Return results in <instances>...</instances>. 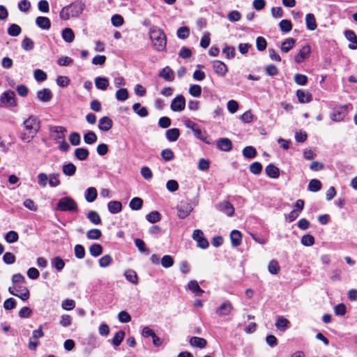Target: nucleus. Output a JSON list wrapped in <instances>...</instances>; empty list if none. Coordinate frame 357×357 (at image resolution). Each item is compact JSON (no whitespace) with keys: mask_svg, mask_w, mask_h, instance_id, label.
I'll use <instances>...</instances> for the list:
<instances>
[{"mask_svg":"<svg viewBox=\"0 0 357 357\" xmlns=\"http://www.w3.org/2000/svg\"><path fill=\"white\" fill-rule=\"evenodd\" d=\"M40 128V121L36 115H30L26 119L22 124V131L20 132V139L29 143L36 136Z\"/></svg>","mask_w":357,"mask_h":357,"instance_id":"obj_1","label":"nucleus"},{"mask_svg":"<svg viewBox=\"0 0 357 357\" xmlns=\"http://www.w3.org/2000/svg\"><path fill=\"white\" fill-rule=\"evenodd\" d=\"M149 35L153 45L156 50L161 52L165 50L167 38L162 29L155 26H152L149 29Z\"/></svg>","mask_w":357,"mask_h":357,"instance_id":"obj_2","label":"nucleus"},{"mask_svg":"<svg viewBox=\"0 0 357 357\" xmlns=\"http://www.w3.org/2000/svg\"><path fill=\"white\" fill-rule=\"evenodd\" d=\"M56 210L59 211L77 212L78 210V206L75 199L67 196L61 198L58 201Z\"/></svg>","mask_w":357,"mask_h":357,"instance_id":"obj_3","label":"nucleus"},{"mask_svg":"<svg viewBox=\"0 0 357 357\" xmlns=\"http://www.w3.org/2000/svg\"><path fill=\"white\" fill-rule=\"evenodd\" d=\"M178 216L181 219L187 218L193 210V206L189 200H182L177 205Z\"/></svg>","mask_w":357,"mask_h":357,"instance_id":"obj_4","label":"nucleus"},{"mask_svg":"<svg viewBox=\"0 0 357 357\" xmlns=\"http://www.w3.org/2000/svg\"><path fill=\"white\" fill-rule=\"evenodd\" d=\"M1 104L6 107H15L17 106L15 94L12 91L3 92L0 97Z\"/></svg>","mask_w":357,"mask_h":357,"instance_id":"obj_5","label":"nucleus"},{"mask_svg":"<svg viewBox=\"0 0 357 357\" xmlns=\"http://www.w3.org/2000/svg\"><path fill=\"white\" fill-rule=\"evenodd\" d=\"M185 107V99L182 95L176 96L172 101L170 108L173 112H182Z\"/></svg>","mask_w":357,"mask_h":357,"instance_id":"obj_6","label":"nucleus"},{"mask_svg":"<svg viewBox=\"0 0 357 357\" xmlns=\"http://www.w3.org/2000/svg\"><path fill=\"white\" fill-rule=\"evenodd\" d=\"M192 238L197 241V246L202 249H206L209 243L207 239L204 236L203 232L199 229H195L192 234Z\"/></svg>","mask_w":357,"mask_h":357,"instance_id":"obj_7","label":"nucleus"},{"mask_svg":"<svg viewBox=\"0 0 357 357\" xmlns=\"http://www.w3.org/2000/svg\"><path fill=\"white\" fill-rule=\"evenodd\" d=\"M233 310V305L229 301H224L215 309V313L220 317L229 315Z\"/></svg>","mask_w":357,"mask_h":357,"instance_id":"obj_8","label":"nucleus"},{"mask_svg":"<svg viewBox=\"0 0 357 357\" xmlns=\"http://www.w3.org/2000/svg\"><path fill=\"white\" fill-rule=\"evenodd\" d=\"M53 139L56 142L65 139V133L67 130L63 126H52L50 129Z\"/></svg>","mask_w":357,"mask_h":357,"instance_id":"obj_9","label":"nucleus"},{"mask_svg":"<svg viewBox=\"0 0 357 357\" xmlns=\"http://www.w3.org/2000/svg\"><path fill=\"white\" fill-rule=\"evenodd\" d=\"M215 207L218 211L225 213L229 217L232 216L234 213V208L228 201H223L218 204Z\"/></svg>","mask_w":357,"mask_h":357,"instance_id":"obj_10","label":"nucleus"},{"mask_svg":"<svg viewBox=\"0 0 357 357\" xmlns=\"http://www.w3.org/2000/svg\"><path fill=\"white\" fill-rule=\"evenodd\" d=\"M66 6L69 9L72 17H78L82 13L84 8V5L81 2H75Z\"/></svg>","mask_w":357,"mask_h":357,"instance_id":"obj_11","label":"nucleus"},{"mask_svg":"<svg viewBox=\"0 0 357 357\" xmlns=\"http://www.w3.org/2000/svg\"><path fill=\"white\" fill-rule=\"evenodd\" d=\"M213 68L217 75L222 77L225 76L228 71V68L226 64L219 60L213 61Z\"/></svg>","mask_w":357,"mask_h":357,"instance_id":"obj_12","label":"nucleus"},{"mask_svg":"<svg viewBox=\"0 0 357 357\" xmlns=\"http://www.w3.org/2000/svg\"><path fill=\"white\" fill-rule=\"evenodd\" d=\"M311 48L310 45L303 46L295 56L294 60L296 63H302L310 54Z\"/></svg>","mask_w":357,"mask_h":357,"instance_id":"obj_13","label":"nucleus"},{"mask_svg":"<svg viewBox=\"0 0 357 357\" xmlns=\"http://www.w3.org/2000/svg\"><path fill=\"white\" fill-rule=\"evenodd\" d=\"M112 126L113 122L108 116H103L99 120L98 128L103 132L109 131L112 128Z\"/></svg>","mask_w":357,"mask_h":357,"instance_id":"obj_14","label":"nucleus"},{"mask_svg":"<svg viewBox=\"0 0 357 357\" xmlns=\"http://www.w3.org/2000/svg\"><path fill=\"white\" fill-rule=\"evenodd\" d=\"M346 38L351 42L349 45V48L351 50L357 49V36L356 33L351 30H346L344 31Z\"/></svg>","mask_w":357,"mask_h":357,"instance_id":"obj_15","label":"nucleus"},{"mask_svg":"<svg viewBox=\"0 0 357 357\" xmlns=\"http://www.w3.org/2000/svg\"><path fill=\"white\" fill-rule=\"evenodd\" d=\"M217 147L223 151H229L232 149V142L228 138H220L217 141Z\"/></svg>","mask_w":357,"mask_h":357,"instance_id":"obj_16","label":"nucleus"},{"mask_svg":"<svg viewBox=\"0 0 357 357\" xmlns=\"http://www.w3.org/2000/svg\"><path fill=\"white\" fill-rule=\"evenodd\" d=\"M189 343L192 347L199 349H204L207 345V341L204 338L197 336L190 337Z\"/></svg>","mask_w":357,"mask_h":357,"instance_id":"obj_17","label":"nucleus"},{"mask_svg":"<svg viewBox=\"0 0 357 357\" xmlns=\"http://www.w3.org/2000/svg\"><path fill=\"white\" fill-rule=\"evenodd\" d=\"M345 114L342 107L334 109L330 114V118L333 121L340 122L344 120Z\"/></svg>","mask_w":357,"mask_h":357,"instance_id":"obj_18","label":"nucleus"},{"mask_svg":"<svg viewBox=\"0 0 357 357\" xmlns=\"http://www.w3.org/2000/svg\"><path fill=\"white\" fill-rule=\"evenodd\" d=\"M37 98L41 102H48L52 98V93L50 89H43L37 92Z\"/></svg>","mask_w":357,"mask_h":357,"instance_id":"obj_19","label":"nucleus"},{"mask_svg":"<svg viewBox=\"0 0 357 357\" xmlns=\"http://www.w3.org/2000/svg\"><path fill=\"white\" fill-rule=\"evenodd\" d=\"M159 77L168 82H172L174 79V73L169 66H166L160 70Z\"/></svg>","mask_w":357,"mask_h":357,"instance_id":"obj_20","label":"nucleus"},{"mask_svg":"<svg viewBox=\"0 0 357 357\" xmlns=\"http://www.w3.org/2000/svg\"><path fill=\"white\" fill-rule=\"evenodd\" d=\"M36 25L43 30H48L51 26V22L47 17L39 16L36 19Z\"/></svg>","mask_w":357,"mask_h":357,"instance_id":"obj_21","label":"nucleus"},{"mask_svg":"<svg viewBox=\"0 0 357 357\" xmlns=\"http://www.w3.org/2000/svg\"><path fill=\"white\" fill-rule=\"evenodd\" d=\"M296 96L301 103L310 102L312 100L311 93L302 89L297 90Z\"/></svg>","mask_w":357,"mask_h":357,"instance_id":"obj_22","label":"nucleus"},{"mask_svg":"<svg viewBox=\"0 0 357 357\" xmlns=\"http://www.w3.org/2000/svg\"><path fill=\"white\" fill-rule=\"evenodd\" d=\"M230 239L231 245L233 247H237L241 245L242 242V234L238 230H233L230 233Z\"/></svg>","mask_w":357,"mask_h":357,"instance_id":"obj_23","label":"nucleus"},{"mask_svg":"<svg viewBox=\"0 0 357 357\" xmlns=\"http://www.w3.org/2000/svg\"><path fill=\"white\" fill-rule=\"evenodd\" d=\"M165 136L169 142H176L180 136V130L176 128H170L165 132Z\"/></svg>","mask_w":357,"mask_h":357,"instance_id":"obj_24","label":"nucleus"},{"mask_svg":"<svg viewBox=\"0 0 357 357\" xmlns=\"http://www.w3.org/2000/svg\"><path fill=\"white\" fill-rule=\"evenodd\" d=\"M94 82L96 87L102 91H105L109 86V79L104 77H96Z\"/></svg>","mask_w":357,"mask_h":357,"instance_id":"obj_25","label":"nucleus"},{"mask_svg":"<svg viewBox=\"0 0 357 357\" xmlns=\"http://www.w3.org/2000/svg\"><path fill=\"white\" fill-rule=\"evenodd\" d=\"M98 196V192L94 187L88 188L84 192V198L87 202H93Z\"/></svg>","mask_w":357,"mask_h":357,"instance_id":"obj_26","label":"nucleus"},{"mask_svg":"<svg viewBox=\"0 0 357 357\" xmlns=\"http://www.w3.org/2000/svg\"><path fill=\"white\" fill-rule=\"evenodd\" d=\"M194 135L197 139H200L201 141L205 142L207 144H211V142L210 140V138L208 135H207L206 131H202L201 129L197 127L194 131H193Z\"/></svg>","mask_w":357,"mask_h":357,"instance_id":"obj_27","label":"nucleus"},{"mask_svg":"<svg viewBox=\"0 0 357 357\" xmlns=\"http://www.w3.org/2000/svg\"><path fill=\"white\" fill-rule=\"evenodd\" d=\"M107 208L110 213L116 214L121 211L122 204L119 201H110L107 204Z\"/></svg>","mask_w":357,"mask_h":357,"instance_id":"obj_28","label":"nucleus"},{"mask_svg":"<svg viewBox=\"0 0 357 357\" xmlns=\"http://www.w3.org/2000/svg\"><path fill=\"white\" fill-rule=\"evenodd\" d=\"M265 171L267 176H268L270 178H278L280 176L279 168L273 164L268 165L265 169Z\"/></svg>","mask_w":357,"mask_h":357,"instance_id":"obj_29","label":"nucleus"},{"mask_svg":"<svg viewBox=\"0 0 357 357\" xmlns=\"http://www.w3.org/2000/svg\"><path fill=\"white\" fill-rule=\"evenodd\" d=\"M306 26L308 30L314 31L317 29V22L314 14L308 13L305 16Z\"/></svg>","mask_w":357,"mask_h":357,"instance_id":"obj_30","label":"nucleus"},{"mask_svg":"<svg viewBox=\"0 0 357 357\" xmlns=\"http://www.w3.org/2000/svg\"><path fill=\"white\" fill-rule=\"evenodd\" d=\"M75 157L81 161L85 160L89 155V151L86 148H77L75 150Z\"/></svg>","mask_w":357,"mask_h":357,"instance_id":"obj_31","label":"nucleus"},{"mask_svg":"<svg viewBox=\"0 0 357 357\" xmlns=\"http://www.w3.org/2000/svg\"><path fill=\"white\" fill-rule=\"evenodd\" d=\"M188 287L197 296H201L204 293V291L200 288L196 280H190L188 284Z\"/></svg>","mask_w":357,"mask_h":357,"instance_id":"obj_32","label":"nucleus"},{"mask_svg":"<svg viewBox=\"0 0 357 357\" xmlns=\"http://www.w3.org/2000/svg\"><path fill=\"white\" fill-rule=\"evenodd\" d=\"M290 322L283 317H278L275 322V326L281 331H285L289 326Z\"/></svg>","mask_w":357,"mask_h":357,"instance_id":"obj_33","label":"nucleus"},{"mask_svg":"<svg viewBox=\"0 0 357 357\" xmlns=\"http://www.w3.org/2000/svg\"><path fill=\"white\" fill-rule=\"evenodd\" d=\"M62 38L66 43H70L75 39V34L72 29L65 28L61 33Z\"/></svg>","mask_w":357,"mask_h":357,"instance_id":"obj_34","label":"nucleus"},{"mask_svg":"<svg viewBox=\"0 0 357 357\" xmlns=\"http://www.w3.org/2000/svg\"><path fill=\"white\" fill-rule=\"evenodd\" d=\"M132 109L140 117H146L149 115L146 107H142L139 102L135 103L132 105Z\"/></svg>","mask_w":357,"mask_h":357,"instance_id":"obj_35","label":"nucleus"},{"mask_svg":"<svg viewBox=\"0 0 357 357\" xmlns=\"http://www.w3.org/2000/svg\"><path fill=\"white\" fill-rule=\"evenodd\" d=\"M60 174L59 173H52L49 174L48 185L50 188H56L61 184Z\"/></svg>","mask_w":357,"mask_h":357,"instance_id":"obj_36","label":"nucleus"},{"mask_svg":"<svg viewBox=\"0 0 357 357\" xmlns=\"http://www.w3.org/2000/svg\"><path fill=\"white\" fill-rule=\"evenodd\" d=\"M76 166L72 162L64 164L62 167L63 173L68 176H73L76 172Z\"/></svg>","mask_w":357,"mask_h":357,"instance_id":"obj_37","label":"nucleus"},{"mask_svg":"<svg viewBox=\"0 0 357 357\" xmlns=\"http://www.w3.org/2000/svg\"><path fill=\"white\" fill-rule=\"evenodd\" d=\"M295 43L296 40L294 38H287L284 42L282 43L281 50L283 52H288L294 47Z\"/></svg>","mask_w":357,"mask_h":357,"instance_id":"obj_38","label":"nucleus"},{"mask_svg":"<svg viewBox=\"0 0 357 357\" xmlns=\"http://www.w3.org/2000/svg\"><path fill=\"white\" fill-rule=\"evenodd\" d=\"M129 97L128 91L126 88H121L116 91L115 98L119 101H126Z\"/></svg>","mask_w":357,"mask_h":357,"instance_id":"obj_39","label":"nucleus"},{"mask_svg":"<svg viewBox=\"0 0 357 357\" xmlns=\"http://www.w3.org/2000/svg\"><path fill=\"white\" fill-rule=\"evenodd\" d=\"M142 206L143 200L139 197L132 198L129 203L130 208L133 211L140 210Z\"/></svg>","mask_w":357,"mask_h":357,"instance_id":"obj_40","label":"nucleus"},{"mask_svg":"<svg viewBox=\"0 0 357 357\" xmlns=\"http://www.w3.org/2000/svg\"><path fill=\"white\" fill-rule=\"evenodd\" d=\"M257 155V151L255 148L252 146H248L243 150V155L248 159H252L255 158Z\"/></svg>","mask_w":357,"mask_h":357,"instance_id":"obj_41","label":"nucleus"},{"mask_svg":"<svg viewBox=\"0 0 357 357\" xmlns=\"http://www.w3.org/2000/svg\"><path fill=\"white\" fill-rule=\"evenodd\" d=\"M103 252V248L101 245L98 243L92 244L89 248V252L93 257H98Z\"/></svg>","mask_w":357,"mask_h":357,"instance_id":"obj_42","label":"nucleus"},{"mask_svg":"<svg viewBox=\"0 0 357 357\" xmlns=\"http://www.w3.org/2000/svg\"><path fill=\"white\" fill-rule=\"evenodd\" d=\"M49 175L45 173L40 172L37 176V183L41 188H45L48 184Z\"/></svg>","mask_w":357,"mask_h":357,"instance_id":"obj_43","label":"nucleus"},{"mask_svg":"<svg viewBox=\"0 0 357 357\" xmlns=\"http://www.w3.org/2000/svg\"><path fill=\"white\" fill-rule=\"evenodd\" d=\"M124 275L128 281L132 284H137L138 283V278L135 271L132 270H127Z\"/></svg>","mask_w":357,"mask_h":357,"instance_id":"obj_44","label":"nucleus"},{"mask_svg":"<svg viewBox=\"0 0 357 357\" xmlns=\"http://www.w3.org/2000/svg\"><path fill=\"white\" fill-rule=\"evenodd\" d=\"M51 264L58 271H61L65 266V262L60 257H54Z\"/></svg>","mask_w":357,"mask_h":357,"instance_id":"obj_45","label":"nucleus"},{"mask_svg":"<svg viewBox=\"0 0 357 357\" xmlns=\"http://www.w3.org/2000/svg\"><path fill=\"white\" fill-rule=\"evenodd\" d=\"M98 139L97 135L93 131H88L84 135V141L87 144H93Z\"/></svg>","mask_w":357,"mask_h":357,"instance_id":"obj_46","label":"nucleus"},{"mask_svg":"<svg viewBox=\"0 0 357 357\" xmlns=\"http://www.w3.org/2000/svg\"><path fill=\"white\" fill-rule=\"evenodd\" d=\"M87 218L94 225H97L101 223V218L98 213L95 211H89L87 214Z\"/></svg>","mask_w":357,"mask_h":357,"instance_id":"obj_47","label":"nucleus"},{"mask_svg":"<svg viewBox=\"0 0 357 357\" xmlns=\"http://www.w3.org/2000/svg\"><path fill=\"white\" fill-rule=\"evenodd\" d=\"M321 188V183L319 180L312 179L308 184V190L311 192H318Z\"/></svg>","mask_w":357,"mask_h":357,"instance_id":"obj_48","label":"nucleus"},{"mask_svg":"<svg viewBox=\"0 0 357 357\" xmlns=\"http://www.w3.org/2000/svg\"><path fill=\"white\" fill-rule=\"evenodd\" d=\"M102 236V232L98 229H91L86 232V237L89 240H98Z\"/></svg>","mask_w":357,"mask_h":357,"instance_id":"obj_49","label":"nucleus"},{"mask_svg":"<svg viewBox=\"0 0 357 357\" xmlns=\"http://www.w3.org/2000/svg\"><path fill=\"white\" fill-rule=\"evenodd\" d=\"M279 27L282 32L288 33L292 29V24L289 20H282L279 23Z\"/></svg>","mask_w":357,"mask_h":357,"instance_id":"obj_50","label":"nucleus"},{"mask_svg":"<svg viewBox=\"0 0 357 357\" xmlns=\"http://www.w3.org/2000/svg\"><path fill=\"white\" fill-rule=\"evenodd\" d=\"M125 337V332L123 331H119L116 332L112 339V344L115 347L120 345Z\"/></svg>","mask_w":357,"mask_h":357,"instance_id":"obj_51","label":"nucleus"},{"mask_svg":"<svg viewBox=\"0 0 357 357\" xmlns=\"http://www.w3.org/2000/svg\"><path fill=\"white\" fill-rule=\"evenodd\" d=\"M189 93L195 98H199L202 94V87L198 84H192L189 88Z\"/></svg>","mask_w":357,"mask_h":357,"instance_id":"obj_52","label":"nucleus"},{"mask_svg":"<svg viewBox=\"0 0 357 357\" xmlns=\"http://www.w3.org/2000/svg\"><path fill=\"white\" fill-rule=\"evenodd\" d=\"M146 218L149 222L155 223L160 220L161 215L158 211H152L146 215Z\"/></svg>","mask_w":357,"mask_h":357,"instance_id":"obj_53","label":"nucleus"},{"mask_svg":"<svg viewBox=\"0 0 357 357\" xmlns=\"http://www.w3.org/2000/svg\"><path fill=\"white\" fill-rule=\"evenodd\" d=\"M222 53L225 54L227 59H231L234 58L236 54L235 48L232 46L225 45L222 49Z\"/></svg>","mask_w":357,"mask_h":357,"instance_id":"obj_54","label":"nucleus"},{"mask_svg":"<svg viewBox=\"0 0 357 357\" xmlns=\"http://www.w3.org/2000/svg\"><path fill=\"white\" fill-rule=\"evenodd\" d=\"M19 235L15 231H10L5 235V240L8 243H13L18 241Z\"/></svg>","mask_w":357,"mask_h":357,"instance_id":"obj_55","label":"nucleus"},{"mask_svg":"<svg viewBox=\"0 0 357 357\" xmlns=\"http://www.w3.org/2000/svg\"><path fill=\"white\" fill-rule=\"evenodd\" d=\"M268 270L271 274H278L280 270V266L278 262L275 259L271 260L268 264Z\"/></svg>","mask_w":357,"mask_h":357,"instance_id":"obj_56","label":"nucleus"},{"mask_svg":"<svg viewBox=\"0 0 357 357\" xmlns=\"http://www.w3.org/2000/svg\"><path fill=\"white\" fill-rule=\"evenodd\" d=\"M69 141L73 146H78L81 143L80 135L77 132H73L69 135Z\"/></svg>","mask_w":357,"mask_h":357,"instance_id":"obj_57","label":"nucleus"},{"mask_svg":"<svg viewBox=\"0 0 357 357\" xmlns=\"http://www.w3.org/2000/svg\"><path fill=\"white\" fill-rule=\"evenodd\" d=\"M21 28L16 24H12L8 29V34L10 36H17L21 33Z\"/></svg>","mask_w":357,"mask_h":357,"instance_id":"obj_58","label":"nucleus"},{"mask_svg":"<svg viewBox=\"0 0 357 357\" xmlns=\"http://www.w3.org/2000/svg\"><path fill=\"white\" fill-rule=\"evenodd\" d=\"M174 262V261L173 257L168 255L163 256L161 259V264L165 268L172 266Z\"/></svg>","mask_w":357,"mask_h":357,"instance_id":"obj_59","label":"nucleus"},{"mask_svg":"<svg viewBox=\"0 0 357 357\" xmlns=\"http://www.w3.org/2000/svg\"><path fill=\"white\" fill-rule=\"evenodd\" d=\"M34 43L33 41L28 37H25L22 42V47L25 51H30L33 49Z\"/></svg>","mask_w":357,"mask_h":357,"instance_id":"obj_60","label":"nucleus"},{"mask_svg":"<svg viewBox=\"0 0 357 357\" xmlns=\"http://www.w3.org/2000/svg\"><path fill=\"white\" fill-rule=\"evenodd\" d=\"M112 261V258L109 255H105L99 259V265L102 268L109 266Z\"/></svg>","mask_w":357,"mask_h":357,"instance_id":"obj_61","label":"nucleus"},{"mask_svg":"<svg viewBox=\"0 0 357 357\" xmlns=\"http://www.w3.org/2000/svg\"><path fill=\"white\" fill-rule=\"evenodd\" d=\"M161 156L164 160L168 162L171 161L174 158V153L170 149H166L162 151Z\"/></svg>","mask_w":357,"mask_h":357,"instance_id":"obj_62","label":"nucleus"},{"mask_svg":"<svg viewBox=\"0 0 357 357\" xmlns=\"http://www.w3.org/2000/svg\"><path fill=\"white\" fill-rule=\"evenodd\" d=\"M75 255L77 259H83L85 257V249L83 245L77 244L74 248Z\"/></svg>","mask_w":357,"mask_h":357,"instance_id":"obj_63","label":"nucleus"},{"mask_svg":"<svg viewBox=\"0 0 357 357\" xmlns=\"http://www.w3.org/2000/svg\"><path fill=\"white\" fill-rule=\"evenodd\" d=\"M294 82L301 86H304L307 82V77L305 75L297 73L294 75Z\"/></svg>","mask_w":357,"mask_h":357,"instance_id":"obj_64","label":"nucleus"}]
</instances>
